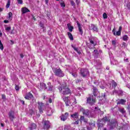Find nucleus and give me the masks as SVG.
<instances>
[{
    "mask_svg": "<svg viewBox=\"0 0 130 130\" xmlns=\"http://www.w3.org/2000/svg\"><path fill=\"white\" fill-rule=\"evenodd\" d=\"M93 91L92 93L93 95H90L87 99L86 103L87 104H89L91 106L94 105L96 102V98L98 95V89H97V87L93 86Z\"/></svg>",
    "mask_w": 130,
    "mask_h": 130,
    "instance_id": "f257e3e1",
    "label": "nucleus"
},
{
    "mask_svg": "<svg viewBox=\"0 0 130 130\" xmlns=\"http://www.w3.org/2000/svg\"><path fill=\"white\" fill-rule=\"evenodd\" d=\"M60 92H62V95H69L71 94V89L68 87L67 83L66 82L63 83L60 87L58 88Z\"/></svg>",
    "mask_w": 130,
    "mask_h": 130,
    "instance_id": "f03ea898",
    "label": "nucleus"
},
{
    "mask_svg": "<svg viewBox=\"0 0 130 130\" xmlns=\"http://www.w3.org/2000/svg\"><path fill=\"white\" fill-rule=\"evenodd\" d=\"M53 72L55 74V76H57V77H59V78H62V77L64 76V74H63V72L62 71H61L60 68H55L53 69Z\"/></svg>",
    "mask_w": 130,
    "mask_h": 130,
    "instance_id": "7ed1b4c3",
    "label": "nucleus"
},
{
    "mask_svg": "<svg viewBox=\"0 0 130 130\" xmlns=\"http://www.w3.org/2000/svg\"><path fill=\"white\" fill-rule=\"evenodd\" d=\"M43 127L44 129L48 130L51 127V123L48 120H44L43 121Z\"/></svg>",
    "mask_w": 130,
    "mask_h": 130,
    "instance_id": "20e7f679",
    "label": "nucleus"
},
{
    "mask_svg": "<svg viewBox=\"0 0 130 130\" xmlns=\"http://www.w3.org/2000/svg\"><path fill=\"white\" fill-rule=\"evenodd\" d=\"M117 123V121H116V120L114 119L111 120V121L110 122V123L109 124V125L110 126L109 129H113V128L115 127Z\"/></svg>",
    "mask_w": 130,
    "mask_h": 130,
    "instance_id": "39448f33",
    "label": "nucleus"
},
{
    "mask_svg": "<svg viewBox=\"0 0 130 130\" xmlns=\"http://www.w3.org/2000/svg\"><path fill=\"white\" fill-rule=\"evenodd\" d=\"M89 74V70L88 69H82L81 70V75L83 78L88 76Z\"/></svg>",
    "mask_w": 130,
    "mask_h": 130,
    "instance_id": "423d86ee",
    "label": "nucleus"
},
{
    "mask_svg": "<svg viewBox=\"0 0 130 130\" xmlns=\"http://www.w3.org/2000/svg\"><path fill=\"white\" fill-rule=\"evenodd\" d=\"M38 104L39 112L43 113V110H44V104L39 102H38Z\"/></svg>",
    "mask_w": 130,
    "mask_h": 130,
    "instance_id": "0eeeda50",
    "label": "nucleus"
},
{
    "mask_svg": "<svg viewBox=\"0 0 130 130\" xmlns=\"http://www.w3.org/2000/svg\"><path fill=\"white\" fill-rule=\"evenodd\" d=\"M105 123V121L104 120H98L97 125L98 129L101 128V127H103L104 126V124Z\"/></svg>",
    "mask_w": 130,
    "mask_h": 130,
    "instance_id": "6e6552de",
    "label": "nucleus"
},
{
    "mask_svg": "<svg viewBox=\"0 0 130 130\" xmlns=\"http://www.w3.org/2000/svg\"><path fill=\"white\" fill-rule=\"evenodd\" d=\"M8 115L11 121H13L15 118V112H14V111H10Z\"/></svg>",
    "mask_w": 130,
    "mask_h": 130,
    "instance_id": "1a4fd4ad",
    "label": "nucleus"
},
{
    "mask_svg": "<svg viewBox=\"0 0 130 130\" xmlns=\"http://www.w3.org/2000/svg\"><path fill=\"white\" fill-rule=\"evenodd\" d=\"M80 111L83 113V114H84V115H86V116H89L90 114V112L89 111V110L88 109L85 110L84 109V108H81L80 109Z\"/></svg>",
    "mask_w": 130,
    "mask_h": 130,
    "instance_id": "9d476101",
    "label": "nucleus"
},
{
    "mask_svg": "<svg viewBox=\"0 0 130 130\" xmlns=\"http://www.w3.org/2000/svg\"><path fill=\"white\" fill-rule=\"evenodd\" d=\"M61 120H62L63 121H66L67 119H68V117H69V113H66L64 115L62 114L61 116L60 117Z\"/></svg>",
    "mask_w": 130,
    "mask_h": 130,
    "instance_id": "9b49d317",
    "label": "nucleus"
},
{
    "mask_svg": "<svg viewBox=\"0 0 130 130\" xmlns=\"http://www.w3.org/2000/svg\"><path fill=\"white\" fill-rule=\"evenodd\" d=\"M89 30H93L95 32H98V28L93 24H91L90 26H89Z\"/></svg>",
    "mask_w": 130,
    "mask_h": 130,
    "instance_id": "f8f14e48",
    "label": "nucleus"
},
{
    "mask_svg": "<svg viewBox=\"0 0 130 130\" xmlns=\"http://www.w3.org/2000/svg\"><path fill=\"white\" fill-rule=\"evenodd\" d=\"M53 86L51 85L50 82H49L47 86L46 85V89L48 90V91H52V88Z\"/></svg>",
    "mask_w": 130,
    "mask_h": 130,
    "instance_id": "ddd939ff",
    "label": "nucleus"
},
{
    "mask_svg": "<svg viewBox=\"0 0 130 130\" xmlns=\"http://www.w3.org/2000/svg\"><path fill=\"white\" fill-rule=\"evenodd\" d=\"M25 99H27V100H30V99H32L33 98V94L32 93L28 92L26 95L24 97Z\"/></svg>",
    "mask_w": 130,
    "mask_h": 130,
    "instance_id": "4468645a",
    "label": "nucleus"
},
{
    "mask_svg": "<svg viewBox=\"0 0 130 130\" xmlns=\"http://www.w3.org/2000/svg\"><path fill=\"white\" fill-rule=\"evenodd\" d=\"M117 104H121L122 105H124L125 104V102H126V100L124 99H120L117 100Z\"/></svg>",
    "mask_w": 130,
    "mask_h": 130,
    "instance_id": "2eb2a0df",
    "label": "nucleus"
},
{
    "mask_svg": "<svg viewBox=\"0 0 130 130\" xmlns=\"http://www.w3.org/2000/svg\"><path fill=\"white\" fill-rule=\"evenodd\" d=\"M77 26L78 27V30L81 34V35H83V29H82V26H81V24L79 21H77Z\"/></svg>",
    "mask_w": 130,
    "mask_h": 130,
    "instance_id": "dca6fc26",
    "label": "nucleus"
},
{
    "mask_svg": "<svg viewBox=\"0 0 130 130\" xmlns=\"http://www.w3.org/2000/svg\"><path fill=\"white\" fill-rule=\"evenodd\" d=\"M71 117L72 118H79V113L75 112L74 114H71Z\"/></svg>",
    "mask_w": 130,
    "mask_h": 130,
    "instance_id": "f3484780",
    "label": "nucleus"
},
{
    "mask_svg": "<svg viewBox=\"0 0 130 130\" xmlns=\"http://www.w3.org/2000/svg\"><path fill=\"white\" fill-rule=\"evenodd\" d=\"M43 89L44 90L46 89V84L43 83H40V90H42Z\"/></svg>",
    "mask_w": 130,
    "mask_h": 130,
    "instance_id": "a211bd4d",
    "label": "nucleus"
},
{
    "mask_svg": "<svg viewBox=\"0 0 130 130\" xmlns=\"http://www.w3.org/2000/svg\"><path fill=\"white\" fill-rule=\"evenodd\" d=\"M22 14H26V13H29L30 10L28 9V8L26 7H24L22 8Z\"/></svg>",
    "mask_w": 130,
    "mask_h": 130,
    "instance_id": "6ab92c4d",
    "label": "nucleus"
},
{
    "mask_svg": "<svg viewBox=\"0 0 130 130\" xmlns=\"http://www.w3.org/2000/svg\"><path fill=\"white\" fill-rule=\"evenodd\" d=\"M36 127H37L36 124H35L34 123H32L30 125V126L29 127V128L30 130H33V129H35V128H36Z\"/></svg>",
    "mask_w": 130,
    "mask_h": 130,
    "instance_id": "aec40b11",
    "label": "nucleus"
},
{
    "mask_svg": "<svg viewBox=\"0 0 130 130\" xmlns=\"http://www.w3.org/2000/svg\"><path fill=\"white\" fill-rule=\"evenodd\" d=\"M113 93H116L117 94H118V95H121L123 94V92L121 90H116L115 89L114 91H113Z\"/></svg>",
    "mask_w": 130,
    "mask_h": 130,
    "instance_id": "412c9836",
    "label": "nucleus"
},
{
    "mask_svg": "<svg viewBox=\"0 0 130 130\" xmlns=\"http://www.w3.org/2000/svg\"><path fill=\"white\" fill-rule=\"evenodd\" d=\"M67 26H68V28L70 32H73V30H74V27L72 26L71 25V24H70V23L67 24Z\"/></svg>",
    "mask_w": 130,
    "mask_h": 130,
    "instance_id": "4be33fe9",
    "label": "nucleus"
},
{
    "mask_svg": "<svg viewBox=\"0 0 130 130\" xmlns=\"http://www.w3.org/2000/svg\"><path fill=\"white\" fill-rule=\"evenodd\" d=\"M68 35L69 36V39H70V40H74V37H73V35H72V34L70 32H68Z\"/></svg>",
    "mask_w": 130,
    "mask_h": 130,
    "instance_id": "5701e85b",
    "label": "nucleus"
},
{
    "mask_svg": "<svg viewBox=\"0 0 130 130\" xmlns=\"http://www.w3.org/2000/svg\"><path fill=\"white\" fill-rule=\"evenodd\" d=\"M119 111L121 112V113H122V114L125 113V111L124 110V109L123 108H119Z\"/></svg>",
    "mask_w": 130,
    "mask_h": 130,
    "instance_id": "b1692460",
    "label": "nucleus"
},
{
    "mask_svg": "<svg viewBox=\"0 0 130 130\" xmlns=\"http://www.w3.org/2000/svg\"><path fill=\"white\" fill-rule=\"evenodd\" d=\"M10 6H11V1L10 0H8L7 4L6 5V8L7 9H9V8H10Z\"/></svg>",
    "mask_w": 130,
    "mask_h": 130,
    "instance_id": "393cba45",
    "label": "nucleus"
},
{
    "mask_svg": "<svg viewBox=\"0 0 130 130\" xmlns=\"http://www.w3.org/2000/svg\"><path fill=\"white\" fill-rule=\"evenodd\" d=\"M60 6H61V7H62V8H64L66 7V4L62 1H61L60 2Z\"/></svg>",
    "mask_w": 130,
    "mask_h": 130,
    "instance_id": "a878e982",
    "label": "nucleus"
},
{
    "mask_svg": "<svg viewBox=\"0 0 130 130\" xmlns=\"http://www.w3.org/2000/svg\"><path fill=\"white\" fill-rule=\"evenodd\" d=\"M0 49L1 50H4V45L3 44V43H2V41L0 40Z\"/></svg>",
    "mask_w": 130,
    "mask_h": 130,
    "instance_id": "bb28decb",
    "label": "nucleus"
},
{
    "mask_svg": "<svg viewBox=\"0 0 130 130\" xmlns=\"http://www.w3.org/2000/svg\"><path fill=\"white\" fill-rule=\"evenodd\" d=\"M122 38H123V40H124V41H127V39H128V37H127V35H124L123 36Z\"/></svg>",
    "mask_w": 130,
    "mask_h": 130,
    "instance_id": "cd10ccee",
    "label": "nucleus"
},
{
    "mask_svg": "<svg viewBox=\"0 0 130 130\" xmlns=\"http://www.w3.org/2000/svg\"><path fill=\"white\" fill-rule=\"evenodd\" d=\"M12 27H11V26H7L6 27H5V30L7 32H9V31L11 30Z\"/></svg>",
    "mask_w": 130,
    "mask_h": 130,
    "instance_id": "c85d7f7f",
    "label": "nucleus"
},
{
    "mask_svg": "<svg viewBox=\"0 0 130 130\" xmlns=\"http://www.w3.org/2000/svg\"><path fill=\"white\" fill-rule=\"evenodd\" d=\"M63 100L64 102H65V103L67 101L69 100V97H66V96H63L62 97Z\"/></svg>",
    "mask_w": 130,
    "mask_h": 130,
    "instance_id": "c756f323",
    "label": "nucleus"
},
{
    "mask_svg": "<svg viewBox=\"0 0 130 130\" xmlns=\"http://www.w3.org/2000/svg\"><path fill=\"white\" fill-rule=\"evenodd\" d=\"M66 106H70L71 105V101L68 100L66 103Z\"/></svg>",
    "mask_w": 130,
    "mask_h": 130,
    "instance_id": "7c9ffc66",
    "label": "nucleus"
},
{
    "mask_svg": "<svg viewBox=\"0 0 130 130\" xmlns=\"http://www.w3.org/2000/svg\"><path fill=\"white\" fill-rule=\"evenodd\" d=\"M95 111H98L99 113H101V109L97 107H95Z\"/></svg>",
    "mask_w": 130,
    "mask_h": 130,
    "instance_id": "2f4dec72",
    "label": "nucleus"
},
{
    "mask_svg": "<svg viewBox=\"0 0 130 130\" xmlns=\"http://www.w3.org/2000/svg\"><path fill=\"white\" fill-rule=\"evenodd\" d=\"M64 130H71V126H65L64 128Z\"/></svg>",
    "mask_w": 130,
    "mask_h": 130,
    "instance_id": "473e14b6",
    "label": "nucleus"
},
{
    "mask_svg": "<svg viewBox=\"0 0 130 130\" xmlns=\"http://www.w3.org/2000/svg\"><path fill=\"white\" fill-rule=\"evenodd\" d=\"M80 120L85 122V117H84V116H81Z\"/></svg>",
    "mask_w": 130,
    "mask_h": 130,
    "instance_id": "72a5a7b5",
    "label": "nucleus"
},
{
    "mask_svg": "<svg viewBox=\"0 0 130 130\" xmlns=\"http://www.w3.org/2000/svg\"><path fill=\"white\" fill-rule=\"evenodd\" d=\"M112 86H113V87H114V88H115L116 87V86H117V83H116V82L114 81L112 83Z\"/></svg>",
    "mask_w": 130,
    "mask_h": 130,
    "instance_id": "f704fd0d",
    "label": "nucleus"
},
{
    "mask_svg": "<svg viewBox=\"0 0 130 130\" xmlns=\"http://www.w3.org/2000/svg\"><path fill=\"white\" fill-rule=\"evenodd\" d=\"M103 17L104 19H107V14H106V13L103 14Z\"/></svg>",
    "mask_w": 130,
    "mask_h": 130,
    "instance_id": "c9c22d12",
    "label": "nucleus"
},
{
    "mask_svg": "<svg viewBox=\"0 0 130 130\" xmlns=\"http://www.w3.org/2000/svg\"><path fill=\"white\" fill-rule=\"evenodd\" d=\"M120 34H121V31H119V30H118L116 32V35H117V36H120Z\"/></svg>",
    "mask_w": 130,
    "mask_h": 130,
    "instance_id": "e433bc0d",
    "label": "nucleus"
},
{
    "mask_svg": "<svg viewBox=\"0 0 130 130\" xmlns=\"http://www.w3.org/2000/svg\"><path fill=\"white\" fill-rule=\"evenodd\" d=\"M70 74H71L72 75V76L74 77V78H77V74L76 73H74L73 72L70 73Z\"/></svg>",
    "mask_w": 130,
    "mask_h": 130,
    "instance_id": "4c0bfd02",
    "label": "nucleus"
},
{
    "mask_svg": "<svg viewBox=\"0 0 130 130\" xmlns=\"http://www.w3.org/2000/svg\"><path fill=\"white\" fill-rule=\"evenodd\" d=\"M17 3L20 5H22L23 4V0H17Z\"/></svg>",
    "mask_w": 130,
    "mask_h": 130,
    "instance_id": "58836bf2",
    "label": "nucleus"
},
{
    "mask_svg": "<svg viewBox=\"0 0 130 130\" xmlns=\"http://www.w3.org/2000/svg\"><path fill=\"white\" fill-rule=\"evenodd\" d=\"M73 48L75 50V51H77V52H78V53H80V52H78V48H76L74 47V46H72Z\"/></svg>",
    "mask_w": 130,
    "mask_h": 130,
    "instance_id": "ea45409f",
    "label": "nucleus"
},
{
    "mask_svg": "<svg viewBox=\"0 0 130 130\" xmlns=\"http://www.w3.org/2000/svg\"><path fill=\"white\" fill-rule=\"evenodd\" d=\"M15 90L16 91H19V90H20V87H19V86L17 85H15Z\"/></svg>",
    "mask_w": 130,
    "mask_h": 130,
    "instance_id": "a19ab883",
    "label": "nucleus"
},
{
    "mask_svg": "<svg viewBox=\"0 0 130 130\" xmlns=\"http://www.w3.org/2000/svg\"><path fill=\"white\" fill-rule=\"evenodd\" d=\"M112 45H114V46H115V45H116V41H112Z\"/></svg>",
    "mask_w": 130,
    "mask_h": 130,
    "instance_id": "79ce46f5",
    "label": "nucleus"
},
{
    "mask_svg": "<svg viewBox=\"0 0 130 130\" xmlns=\"http://www.w3.org/2000/svg\"><path fill=\"white\" fill-rule=\"evenodd\" d=\"M89 41L91 44H94V41H93V39H89Z\"/></svg>",
    "mask_w": 130,
    "mask_h": 130,
    "instance_id": "37998d69",
    "label": "nucleus"
},
{
    "mask_svg": "<svg viewBox=\"0 0 130 130\" xmlns=\"http://www.w3.org/2000/svg\"><path fill=\"white\" fill-rule=\"evenodd\" d=\"M112 33L115 36H116V34H115V28H114L113 29Z\"/></svg>",
    "mask_w": 130,
    "mask_h": 130,
    "instance_id": "c03bdc74",
    "label": "nucleus"
},
{
    "mask_svg": "<svg viewBox=\"0 0 130 130\" xmlns=\"http://www.w3.org/2000/svg\"><path fill=\"white\" fill-rule=\"evenodd\" d=\"M122 46H124V47H126V46H127V45L126 44V43L123 42L122 43Z\"/></svg>",
    "mask_w": 130,
    "mask_h": 130,
    "instance_id": "a18cd8bd",
    "label": "nucleus"
},
{
    "mask_svg": "<svg viewBox=\"0 0 130 130\" xmlns=\"http://www.w3.org/2000/svg\"><path fill=\"white\" fill-rule=\"evenodd\" d=\"M89 125H90V127H92V126H94V125H95V124L91 122V123H89Z\"/></svg>",
    "mask_w": 130,
    "mask_h": 130,
    "instance_id": "49530a36",
    "label": "nucleus"
},
{
    "mask_svg": "<svg viewBox=\"0 0 130 130\" xmlns=\"http://www.w3.org/2000/svg\"><path fill=\"white\" fill-rule=\"evenodd\" d=\"M12 15H13V13H12V12L9 13V18H11V17H12Z\"/></svg>",
    "mask_w": 130,
    "mask_h": 130,
    "instance_id": "de8ad7c7",
    "label": "nucleus"
},
{
    "mask_svg": "<svg viewBox=\"0 0 130 130\" xmlns=\"http://www.w3.org/2000/svg\"><path fill=\"white\" fill-rule=\"evenodd\" d=\"M14 31H15V28L13 27V29L11 31V34H15V32H14Z\"/></svg>",
    "mask_w": 130,
    "mask_h": 130,
    "instance_id": "09e8293b",
    "label": "nucleus"
},
{
    "mask_svg": "<svg viewBox=\"0 0 130 130\" xmlns=\"http://www.w3.org/2000/svg\"><path fill=\"white\" fill-rule=\"evenodd\" d=\"M71 4L72 6H75V2H74L73 1H71Z\"/></svg>",
    "mask_w": 130,
    "mask_h": 130,
    "instance_id": "8fccbe9b",
    "label": "nucleus"
},
{
    "mask_svg": "<svg viewBox=\"0 0 130 130\" xmlns=\"http://www.w3.org/2000/svg\"><path fill=\"white\" fill-rule=\"evenodd\" d=\"M40 26H41V28H42V29H44V24L41 23Z\"/></svg>",
    "mask_w": 130,
    "mask_h": 130,
    "instance_id": "3c124183",
    "label": "nucleus"
},
{
    "mask_svg": "<svg viewBox=\"0 0 130 130\" xmlns=\"http://www.w3.org/2000/svg\"><path fill=\"white\" fill-rule=\"evenodd\" d=\"M21 103H22V105H25V102L24 101L20 100Z\"/></svg>",
    "mask_w": 130,
    "mask_h": 130,
    "instance_id": "603ef678",
    "label": "nucleus"
},
{
    "mask_svg": "<svg viewBox=\"0 0 130 130\" xmlns=\"http://www.w3.org/2000/svg\"><path fill=\"white\" fill-rule=\"evenodd\" d=\"M47 16L48 19H49V18H50L49 17H50V13H49V12H48L47 13Z\"/></svg>",
    "mask_w": 130,
    "mask_h": 130,
    "instance_id": "864d4df0",
    "label": "nucleus"
},
{
    "mask_svg": "<svg viewBox=\"0 0 130 130\" xmlns=\"http://www.w3.org/2000/svg\"><path fill=\"white\" fill-rule=\"evenodd\" d=\"M4 23H5V24H7L8 23H9V20H5L4 21Z\"/></svg>",
    "mask_w": 130,
    "mask_h": 130,
    "instance_id": "5fc2aeb1",
    "label": "nucleus"
},
{
    "mask_svg": "<svg viewBox=\"0 0 130 130\" xmlns=\"http://www.w3.org/2000/svg\"><path fill=\"white\" fill-rule=\"evenodd\" d=\"M76 3L77 5H79L80 4V0H76Z\"/></svg>",
    "mask_w": 130,
    "mask_h": 130,
    "instance_id": "6e6d98bb",
    "label": "nucleus"
},
{
    "mask_svg": "<svg viewBox=\"0 0 130 130\" xmlns=\"http://www.w3.org/2000/svg\"><path fill=\"white\" fill-rule=\"evenodd\" d=\"M87 130H91V129H92V127L87 126Z\"/></svg>",
    "mask_w": 130,
    "mask_h": 130,
    "instance_id": "4d7b16f0",
    "label": "nucleus"
},
{
    "mask_svg": "<svg viewBox=\"0 0 130 130\" xmlns=\"http://www.w3.org/2000/svg\"><path fill=\"white\" fill-rule=\"evenodd\" d=\"M2 99H6V95L2 94Z\"/></svg>",
    "mask_w": 130,
    "mask_h": 130,
    "instance_id": "13d9d810",
    "label": "nucleus"
},
{
    "mask_svg": "<svg viewBox=\"0 0 130 130\" xmlns=\"http://www.w3.org/2000/svg\"><path fill=\"white\" fill-rule=\"evenodd\" d=\"M75 124H79V120L75 121L74 122Z\"/></svg>",
    "mask_w": 130,
    "mask_h": 130,
    "instance_id": "bf43d9fd",
    "label": "nucleus"
},
{
    "mask_svg": "<svg viewBox=\"0 0 130 130\" xmlns=\"http://www.w3.org/2000/svg\"><path fill=\"white\" fill-rule=\"evenodd\" d=\"M122 29V27L121 26H119L118 31H119L120 32H121Z\"/></svg>",
    "mask_w": 130,
    "mask_h": 130,
    "instance_id": "052dcab7",
    "label": "nucleus"
},
{
    "mask_svg": "<svg viewBox=\"0 0 130 130\" xmlns=\"http://www.w3.org/2000/svg\"><path fill=\"white\" fill-rule=\"evenodd\" d=\"M49 103H52V99H49Z\"/></svg>",
    "mask_w": 130,
    "mask_h": 130,
    "instance_id": "680f3d73",
    "label": "nucleus"
},
{
    "mask_svg": "<svg viewBox=\"0 0 130 130\" xmlns=\"http://www.w3.org/2000/svg\"><path fill=\"white\" fill-rule=\"evenodd\" d=\"M101 97H104V98L105 99V97H106V95L105 94V93H104V94L102 95Z\"/></svg>",
    "mask_w": 130,
    "mask_h": 130,
    "instance_id": "e2e57ef3",
    "label": "nucleus"
},
{
    "mask_svg": "<svg viewBox=\"0 0 130 130\" xmlns=\"http://www.w3.org/2000/svg\"><path fill=\"white\" fill-rule=\"evenodd\" d=\"M127 8H128V9H130V3L127 4Z\"/></svg>",
    "mask_w": 130,
    "mask_h": 130,
    "instance_id": "0e129e2a",
    "label": "nucleus"
},
{
    "mask_svg": "<svg viewBox=\"0 0 130 130\" xmlns=\"http://www.w3.org/2000/svg\"><path fill=\"white\" fill-rule=\"evenodd\" d=\"M20 57L21 58H23V57H24V55H23V54H20Z\"/></svg>",
    "mask_w": 130,
    "mask_h": 130,
    "instance_id": "69168bd1",
    "label": "nucleus"
},
{
    "mask_svg": "<svg viewBox=\"0 0 130 130\" xmlns=\"http://www.w3.org/2000/svg\"><path fill=\"white\" fill-rule=\"evenodd\" d=\"M32 19H33L34 20V21H36V18H35V17H34V16L32 15Z\"/></svg>",
    "mask_w": 130,
    "mask_h": 130,
    "instance_id": "338daca9",
    "label": "nucleus"
},
{
    "mask_svg": "<svg viewBox=\"0 0 130 130\" xmlns=\"http://www.w3.org/2000/svg\"><path fill=\"white\" fill-rule=\"evenodd\" d=\"M100 88H101V89H105V87H104V86H100Z\"/></svg>",
    "mask_w": 130,
    "mask_h": 130,
    "instance_id": "774afa93",
    "label": "nucleus"
}]
</instances>
